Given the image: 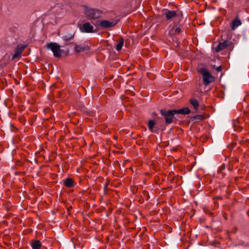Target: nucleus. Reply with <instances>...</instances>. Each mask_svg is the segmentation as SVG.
I'll list each match as a JSON object with an SVG mask.
<instances>
[{"mask_svg": "<svg viewBox=\"0 0 249 249\" xmlns=\"http://www.w3.org/2000/svg\"><path fill=\"white\" fill-rule=\"evenodd\" d=\"M198 72L202 75L203 84L205 86H208L214 80L213 77L206 69L201 68L198 70Z\"/></svg>", "mask_w": 249, "mask_h": 249, "instance_id": "7ed1b4c3", "label": "nucleus"}, {"mask_svg": "<svg viewBox=\"0 0 249 249\" xmlns=\"http://www.w3.org/2000/svg\"><path fill=\"white\" fill-rule=\"evenodd\" d=\"M164 15L167 20L171 19L172 18L175 17L177 15L176 12L174 11H168L165 13Z\"/></svg>", "mask_w": 249, "mask_h": 249, "instance_id": "ddd939ff", "label": "nucleus"}, {"mask_svg": "<svg viewBox=\"0 0 249 249\" xmlns=\"http://www.w3.org/2000/svg\"><path fill=\"white\" fill-rule=\"evenodd\" d=\"M74 36L73 34H71L69 35H65L63 36V39L66 41L70 40L72 39Z\"/></svg>", "mask_w": 249, "mask_h": 249, "instance_id": "a211bd4d", "label": "nucleus"}, {"mask_svg": "<svg viewBox=\"0 0 249 249\" xmlns=\"http://www.w3.org/2000/svg\"><path fill=\"white\" fill-rule=\"evenodd\" d=\"M190 103L193 106L194 109L197 111L199 106L198 101L196 99L192 98L190 100Z\"/></svg>", "mask_w": 249, "mask_h": 249, "instance_id": "2eb2a0df", "label": "nucleus"}, {"mask_svg": "<svg viewBox=\"0 0 249 249\" xmlns=\"http://www.w3.org/2000/svg\"><path fill=\"white\" fill-rule=\"evenodd\" d=\"M25 48V47L24 46L18 45L16 49V51H15L16 52H15V54L14 55H13V56H12V59H14L18 57V56H19L20 55L21 53H22V52L24 50Z\"/></svg>", "mask_w": 249, "mask_h": 249, "instance_id": "1a4fd4ad", "label": "nucleus"}, {"mask_svg": "<svg viewBox=\"0 0 249 249\" xmlns=\"http://www.w3.org/2000/svg\"><path fill=\"white\" fill-rule=\"evenodd\" d=\"M81 30L86 33H93L94 27L89 22H86L82 25Z\"/></svg>", "mask_w": 249, "mask_h": 249, "instance_id": "423d86ee", "label": "nucleus"}, {"mask_svg": "<svg viewBox=\"0 0 249 249\" xmlns=\"http://www.w3.org/2000/svg\"><path fill=\"white\" fill-rule=\"evenodd\" d=\"M82 7L85 17L89 20L99 18L105 13L103 10L100 9L91 8L86 5L83 6Z\"/></svg>", "mask_w": 249, "mask_h": 249, "instance_id": "f257e3e1", "label": "nucleus"}, {"mask_svg": "<svg viewBox=\"0 0 249 249\" xmlns=\"http://www.w3.org/2000/svg\"><path fill=\"white\" fill-rule=\"evenodd\" d=\"M63 184L67 188H71L74 186V180L71 178H67L63 180Z\"/></svg>", "mask_w": 249, "mask_h": 249, "instance_id": "9b49d317", "label": "nucleus"}, {"mask_svg": "<svg viewBox=\"0 0 249 249\" xmlns=\"http://www.w3.org/2000/svg\"><path fill=\"white\" fill-rule=\"evenodd\" d=\"M190 112V109L188 107H184L183 108L176 110V114L186 115L189 114Z\"/></svg>", "mask_w": 249, "mask_h": 249, "instance_id": "4468645a", "label": "nucleus"}, {"mask_svg": "<svg viewBox=\"0 0 249 249\" xmlns=\"http://www.w3.org/2000/svg\"><path fill=\"white\" fill-rule=\"evenodd\" d=\"M30 245L32 249H40L42 245L41 242L37 240H32Z\"/></svg>", "mask_w": 249, "mask_h": 249, "instance_id": "f8f14e48", "label": "nucleus"}, {"mask_svg": "<svg viewBox=\"0 0 249 249\" xmlns=\"http://www.w3.org/2000/svg\"><path fill=\"white\" fill-rule=\"evenodd\" d=\"M222 67L221 66H219L218 67L216 68V71H218V72H220L221 71H222Z\"/></svg>", "mask_w": 249, "mask_h": 249, "instance_id": "412c9836", "label": "nucleus"}, {"mask_svg": "<svg viewBox=\"0 0 249 249\" xmlns=\"http://www.w3.org/2000/svg\"><path fill=\"white\" fill-rule=\"evenodd\" d=\"M230 45L229 41L226 40L222 42H220L218 46L215 48V51L219 52L227 48Z\"/></svg>", "mask_w": 249, "mask_h": 249, "instance_id": "6e6552de", "label": "nucleus"}, {"mask_svg": "<svg viewBox=\"0 0 249 249\" xmlns=\"http://www.w3.org/2000/svg\"><path fill=\"white\" fill-rule=\"evenodd\" d=\"M242 24L241 21L238 18L236 17L231 22V27L232 30H234L237 27L241 25Z\"/></svg>", "mask_w": 249, "mask_h": 249, "instance_id": "9d476101", "label": "nucleus"}, {"mask_svg": "<svg viewBox=\"0 0 249 249\" xmlns=\"http://www.w3.org/2000/svg\"><path fill=\"white\" fill-rule=\"evenodd\" d=\"M47 49L51 50L53 55L56 57H60L65 53L63 50L61 49V46L55 42H51L46 44Z\"/></svg>", "mask_w": 249, "mask_h": 249, "instance_id": "f03ea898", "label": "nucleus"}, {"mask_svg": "<svg viewBox=\"0 0 249 249\" xmlns=\"http://www.w3.org/2000/svg\"><path fill=\"white\" fill-rule=\"evenodd\" d=\"M124 39L123 38H120L119 41V42L117 43L116 45V49L118 51H119L122 49V47L124 45Z\"/></svg>", "mask_w": 249, "mask_h": 249, "instance_id": "f3484780", "label": "nucleus"}, {"mask_svg": "<svg viewBox=\"0 0 249 249\" xmlns=\"http://www.w3.org/2000/svg\"><path fill=\"white\" fill-rule=\"evenodd\" d=\"M99 25L104 28H109L115 26L117 23V21H108L107 20H100Z\"/></svg>", "mask_w": 249, "mask_h": 249, "instance_id": "39448f33", "label": "nucleus"}, {"mask_svg": "<svg viewBox=\"0 0 249 249\" xmlns=\"http://www.w3.org/2000/svg\"><path fill=\"white\" fill-rule=\"evenodd\" d=\"M155 122L153 120H149L148 123V127L149 130L151 132H154L157 131V130H155L154 129V126L155 125Z\"/></svg>", "mask_w": 249, "mask_h": 249, "instance_id": "dca6fc26", "label": "nucleus"}, {"mask_svg": "<svg viewBox=\"0 0 249 249\" xmlns=\"http://www.w3.org/2000/svg\"><path fill=\"white\" fill-rule=\"evenodd\" d=\"M160 113L164 117L166 124H170L173 122L174 116L176 114L175 109L167 111L160 110Z\"/></svg>", "mask_w": 249, "mask_h": 249, "instance_id": "20e7f679", "label": "nucleus"}, {"mask_svg": "<svg viewBox=\"0 0 249 249\" xmlns=\"http://www.w3.org/2000/svg\"><path fill=\"white\" fill-rule=\"evenodd\" d=\"M181 28L179 27H177L175 29L174 34L175 35H178L181 32Z\"/></svg>", "mask_w": 249, "mask_h": 249, "instance_id": "aec40b11", "label": "nucleus"}, {"mask_svg": "<svg viewBox=\"0 0 249 249\" xmlns=\"http://www.w3.org/2000/svg\"><path fill=\"white\" fill-rule=\"evenodd\" d=\"M74 50L77 53H80L89 50V47L87 45H77L75 44Z\"/></svg>", "mask_w": 249, "mask_h": 249, "instance_id": "0eeeda50", "label": "nucleus"}, {"mask_svg": "<svg viewBox=\"0 0 249 249\" xmlns=\"http://www.w3.org/2000/svg\"><path fill=\"white\" fill-rule=\"evenodd\" d=\"M204 118V117L202 115H197L194 117V119L197 121H201Z\"/></svg>", "mask_w": 249, "mask_h": 249, "instance_id": "6ab92c4d", "label": "nucleus"}]
</instances>
